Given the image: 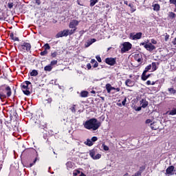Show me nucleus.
Returning <instances> with one entry per match:
<instances>
[{
  "label": "nucleus",
  "instance_id": "nucleus-1",
  "mask_svg": "<svg viewBox=\"0 0 176 176\" xmlns=\"http://www.w3.org/2000/svg\"><path fill=\"white\" fill-rule=\"evenodd\" d=\"M83 124L85 129L87 130H93L94 131L98 130L101 126V123L96 118L87 120Z\"/></svg>",
  "mask_w": 176,
  "mask_h": 176
},
{
  "label": "nucleus",
  "instance_id": "nucleus-2",
  "mask_svg": "<svg viewBox=\"0 0 176 176\" xmlns=\"http://www.w3.org/2000/svg\"><path fill=\"white\" fill-rule=\"evenodd\" d=\"M12 96V89L8 85H2L0 87V98H6V97H10Z\"/></svg>",
  "mask_w": 176,
  "mask_h": 176
},
{
  "label": "nucleus",
  "instance_id": "nucleus-3",
  "mask_svg": "<svg viewBox=\"0 0 176 176\" xmlns=\"http://www.w3.org/2000/svg\"><path fill=\"white\" fill-rule=\"evenodd\" d=\"M133 47V45L129 42H124L121 45V53L123 54L124 53H127L129 50H131Z\"/></svg>",
  "mask_w": 176,
  "mask_h": 176
},
{
  "label": "nucleus",
  "instance_id": "nucleus-4",
  "mask_svg": "<svg viewBox=\"0 0 176 176\" xmlns=\"http://www.w3.org/2000/svg\"><path fill=\"white\" fill-rule=\"evenodd\" d=\"M19 49L21 52H23L24 53L30 52V50H31V44L28 43H23L19 45Z\"/></svg>",
  "mask_w": 176,
  "mask_h": 176
},
{
  "label": "nucleus",
  "instance_id": "nucleus-5",
  "mask_svg": "<svg viewBox=\"0 0 176 176\" xmlns=\"http://www.w3.org/2000/svg\"><path fill=\"white\" fill-rule=\"evenodd\" d=\"M30 85H31V82L30 81H25L22 85V91L26 96H30V88L28 87Z\"/></svg>",
  "mask_w": 176,
  "mask_h": 176
},
{
  "label": "nucleus",
  "instance_id": "nucleus-6",
  "mask_svg": "<svg viewBox=\"0 0 176 176\" xmlns=\"http://www.w3.org/2000/svg\"><path fill=\"white\" fill-rule=\"evenodd\" d=\"M79 23H80V21H77V20H72L70 21L69 24V28L74 29L79 25Z\"/></svg>",
  "mask_w": 176,
  "mask_h": 176
},
{
  "label": "nucleus",
  "instance_id": "nucleus-7",
  "mask_svg": "<svg viewBox=\"0 0 176 176\" xmlns=\"http://www.w3.org/2000/svg\"><path fill=\"white\" fill-rule=\"evenodd\" d=\"M105 63L109 65H115V64H116V59L113 58H107L105 59Z\"/></svg>",
  "mask_w": 176,
  "mask_h": 176
},
{
  "label": "nucleus",
  "instance_id": "nucleus-8",
  "mask_svg": "<svg viewBox=\"0 0 176 176\" xmlns=\"http://www.w3.org/2000/svg\"><path fill=\"white\" fill-rule=\"evenodd\" d=\"M131 37L132 38L133 41H137V39H141V38H142V33L138 32L134 35H133V34H131Z\"/></svg>",
  "mask_w": 176,
  "mask_h": 176
},
{
  "label": "nucleus",
  "instance_id": "nucleus-9",
  "mask_svg": "<svg viewBox=\"0 0 176 176\" xmlns=\"http://www.w3.org/2000/svg\"><path fill=\"white\" fill-rule=\"evenodd\" d=\"M144 47L148 51V52H152L156 49V47L155 45H152L151 43H146L144 45Z\"/></svg>",
  "mask_w": 176,
  "mask_h": 176
},
{
  "label": "nucleus",
  "instance_id": "nucleus-10",
  "mask_svg": "<svg viewBox=\"0 0 176 176\" xmlns=\"http://www.w3.org/2000/svg\"><path fill=\"white\" fill-rule=\"evenodd\" d=\"M63 36H68L65 30H64L63 31L59 32L56 34V38H63Z\"/></svg>",
  "mask_w": 176,
  "mask_h": 176
},
{
  "label": "nucleus",
  "instance_id": "nucleus-11",
  "mask_svg": "<svg viewBox=\"0 0 176 176\" xmlns=\"http://www.w3.org/2000/svg\"><path fill=\"white\" fill-rule=\"evenodd\" d=\"M140 104L142 107V108H146L148 107V101H146V100L145 99H142L140 101Z\"/></svg>",
  "mask_w": 176,
  "mask_h": 176
},
{
  "label": "nucleus",
  "instance_id": "nucleus-12",
  "mask_svg": "<svg viewBox=\"0 0 176 176\" xmlns=\"http://www.w3.org/2000/svg\"><path fill=\"white\" fill-rule=\"evenodd\" d=\"M134 58L138 63H141L142 61V55L141 54H135Z\"/></svg>",
  "mask_w": 176,
  "mask_h": 176
},
{
  "label": "nucleus",
  "instance_id": "nucleus-13",
  "mask_svg": "<svg viewBox=\"0 0 176 176\" xmlns=\"http://www.w3.org/2000/svg\"><path fill=\"white\" fill-rule=\"evenodd\" d=\"M174 166H170L166 168V174H170V175H173V171H174Z\"/></svg>",
  "mask_w": 176,
  "mask_h": 176
},
{
  "label": "nucleus",
  "instance_id": "nucleus-14",
  "mask_svg": "<svg viewBox=\"0 0 176 176\" xmlns=\"http://www.w3.org/2000/svg\"><path fill=\"white\" fill-rule=\"evenodd\" d=\"M125 85L126 86H128V87H133V86H134V82L131 80L127 79L125 81Z\"/></svg>",
  "mask_w": 176,
  "mask_h": 176
},
{
  "label": "nucleus",
  "instance_id": "nucleus-15",
  "mask_svg": "<svg viewBox=\"0 0 176 176\" xmlns=\"http://www.w3.org/2000/svg\"><path fill=\"white\" fill-rule=\"evenodd\" d=\"M66 34L68 36V35H72L73 34H75V31H76V28L73 30H65Z\"/></svg>",
  "mask_w": 176,
  "mask_h": 176
},
{
  "label": "nucleus",
  "instance_id": "nucleus-16",
  "mask_svg": "<svg viewBox=\"0 0 176 176\" xmlns=\"http://www.w3.org/2000/svg\"><path fill=\"white\" fill-rule=\"evenodd\" d=\"M150 127L152 130H157V129H159V125H157L156 122H153Z\"/></svg>",
  "mask_w": 176,
  "mask_h": 176
},
{
  "label": "nucleus",
  "instance_id": "nucleus-17",
  "mask_svg": "<svg viewBox=\"0 0 176 176\" xmlns=\"http://www.w3.org/2000/svg\"><path fill=\"white\" fill-rule=\"evenodd\" d=\"M153 10L155 12H158V10H160V5L158 3H155L153 5Z\"/></svg>",
  "mask_w": 176,
  "mask_h": 176
},
{
  "label": "nucleus",
  "instance_id": "nucleus-18",
  "mask_svg": "<svg viewBox=\"0 0 176 176\" xmlns=\"http://www.w3.org/2000/svg\"><path fill=\"white\" fill-rule=\"evenodd\" d=\"M106 89L107 93H111V91H112V85H111V84L108 83L106 85Z\"/></svg>",
  "mask_w": 176,
  "mask_h": 176
},
{
  "label": "nucleus",
  "instance_id": "nucleus-19",
  "mask_svg": "<svg viewBox=\"0 0 176 176\" xmlns=\"http://www.w3.org/2000/svg\"><path fill=\"white\" fill-rule=\"evenodd\" d=\"M53 69V67H52L50 65H48L44 67V71H47L48 72H50Z\"/></svg>",
  "mask_w": 176,
  "mask_h": 176
},
{
  "label": "nucleus",
  "instance_id": "nucleus-20",
  "mask_svg": "<svg viewBox=\"0 0 176 176\" xmlns=\"http://www.w3.org/2000/svg\"><path fill=\"white\" fill-rule=\"evenodd\" d=\"M87 96H89V92H87V91H82L80 93V97L82 98H86L87 97Z\"/></svg>",
  "mask_w": 176,
  "mask_h": 176
},
{
  "label": "nucleus",
  "instance_id": "nucleus-21",
  "mask_svg": "<svg viewBox=\"0 0 176 176\" xmlns=\"http://www.w3.org/2000/svg\"><path fill=\"white\" fill-rule=\"evenodd\" d=\"M149 78V75H146V73L144 72L142 74V80H146Z\"/></svg>",
  "mask_w": 176,
  "mask_h": 176
},
{
  "label": "nucleus",
  "instance_id": "nucleus-22",
  "mask_svg": "<svg viewBox=\"0 0 176 176\" xmlns=\"http://www.w3.org/2000/svg\"><path fill=\"white\" fill-rule=\"evenodd\" d=\"M85 145L88 146H91L93 145V142L90 139H87L86 142H85Z\"/></svg>",
  "mask_w": 176,
  "mask_h": 176
},
{
  "label": "nucleus",
  "instance_id": "nucleus-23",
  "mask_svg": "<svg viewBox=\"0 0 176 176\" xmlns=\"http://www.w3.org/2000/svg\"><path fill=\"white\" fill-rule=\"evenodd\" d=\"M53 99L52 98H48L44 100V103L46 105L47 104H52Z\"/></svg>",
  "mask_w": 176,
  "mask_h": 176
},
{
  "label": "nucleus",
  "instance_id": "nucleus-24",
  "mask_svg": "<svg viewBox=\"0 0 176 176\" xmlns=\"http://www.w3.org/2000/svg\"><path fill=\"white\" fill-rule=\"evenodd\" d=\"M152 71H156L157 69V63L153 62L151 65Z\"/></svg>",
  "mask_w": 176,
  "mask_h": 176
},
{
  "label": "nucleus",
  "instance_id": "nucleus-25",
  "mask_svg": "<svg viewBox=\"0 0 176 176\" xmlns=\"http://www.w3.org/2000/svg\"><path fill=\"white\" fill-rule=\"evenodd\" d=\"M58 63V61H57V60H52L50 65L52 67V68L57 65V64Z\"/></svg>",
  "mask_w": 176,
  "mask_h": 176
},
{
  "label": "nucleus",
  "instance_id": "nucleus-26",
  "mask_svg": "<svg viewBox=\"0 0 176 176\" xmlns=\"http://www.w3.org/2000/svg\"><path fill=\"white\" fill-rule=\"evenodd\" d=\"M152 69V65H149L147 67H146L144 71L143 72H144V74H146V72H149L150 69Z\"/></svg>",
  "mask_w": 176,
  "mask_h": 176
},
{
  "label": "nucleus",
  "instance_id": "nucleus-27",
  "mask_svg": "<svg viewBox=\"0 0 176 176\" xmlns=\"http://www.w3.org/2000/svg\"><path fill=\"white\" fill-rule=\"evenodd\" d=\"M38 76V71L36 70H32L30 72V76Z\"/></svg>",
  "mask_w": 176,
  "mask_h": 176
},
{
  "label": "nucleus",
  "instance_id": "nucleus-28",
  "mask_svg": "<svg viewBox=\"0 0 176 176\" xmlns=\"http://www.w3.org/2000/svg\"><path fill=\"white\" fill-rule=\"evenodd\" d=\"M89 155L91 156V157H92L93 159H94L95 156H96V151H94V150H91L89 151Z\"/></svg>",
  "mask_w": 176,
  "mask_h": 176
},
{
  "label": "nucleus",
  "instance_id": "nucleus-29",
  "mask_svg": "<svg viewBox=\"0 0 176 176\" xmlns=\"http://www.w3.org/2000/svg\"><path fill=\"white\" fill-rule=\"evenodd\" d=\"M168 91H169V93H170V94H175V93H176V90L174 89V88H168Z\"/></svg>",
  "mask_w": 176,
  "mask_h": 176
},
{
  "label": "nucleus",
  "instance_id": "nucleus-30",
  "mask_svg": "<svg viewBox=\"0 0 176 176\" xmlns=\"http://www.w3.org/2000/svg\"><path fill=\"white\" fill-rule=\"evenodd\" d=\"M66 166L67 168H72V167H74V164L71 162H67Z\"/></svg>",
  "mask_w": 176,
  "mask_h": 176
},
{
  "label": "nucleus",
  "instance_id": "nucleus-31",
  "mask_svg": "<svg viewBox=\"0 0 176 176\" xmlns=\"http://www.w3.org/2000/svg\"><path fill=\"white\" fill-rule=\"evenodd\" d=\"M58 54L57 53V52H56V51H54V52H51V57L52 58H55V57H57V55H58Z\"/></svg>",
  "mask_w": 176,
  "mask_h": 176
},
{
  "label": "nucleus",
  "instance_id": "nucleus-32",
  "mask_svg": "<svg viewBox=\"0 0 176 176\" xmlns=\"http://www.w3.org/2000/svg\"><path fill=\"white\" fill-rule=\"evenodd\" d=\"M97 2H98V0H91L90 1V6H94V5H96V3H97Z\"/></svg>",
  "mask_w": 176,
  "mask_h": 176
},
{
  "label": "nucleus",
  "instance_id": "nucleus-33",
  "mask_svg": "<svg viewBox=\"0 0 176 176\" xmlns=\"http://www.w3.org/2000/svg\"><path fill=\"white\" fill-rule=\"evenodd\" d=\"M98 159H101V154L98 153L94 157V160H98Z\"/></svg>",
  "mask_w": 176,
  "mask_h": 176
},
{
  "label": "nucleus",
  "instance_id": "nucleus-34",
  "mask_svg": "<svg viewBox=\"0 0 176 176\" xmlns=\"http://www.w3.org/2000/svg\"><path fill=\"white\" fill-rule=\"evenodd\" d=\"M146 124H150V127L151 124H153V122L151 120V119H148L146 120Z\"/></svg>",
  "mask_w": 176,
  "mask_h": 176
},
{
  "label": "nucleus",
  "instance_id": "nucleus-35",
  "mask_svg": "<svg viewBox=\"0 0 176 176\" xmlns=\"http://www.w3.org/2000/svg\"><path fill=\"white\" fill-rule=\"evenodd\" d=\"M169 115L174 116L176 115V109H173L169 112Z\"/></svg>",
  "mask_w": 176,
  "mask_h": 176
},
{
  "label": "nucleus",
  "instance_id": "nucleus-36",
  "mask_svg": "<svg viewBox=\"0 0 176 176\" xmlns=\"http://www.w3.org/2000/svg\"><path fill=\"white\" fill-rule=\"evenodd\" d=\"M102 147L104 149V151H109V147H108V146L105 145L104 144L102 145Z\"/></svg>",
  "mask_w": 176,
  "mask_h": 176
},
{
  "label": "nucleus",
  "instance_id": "nucleus-37",
  "mask_svg": "<svg viewBox=\"0 0 176 176\" xmlns=\"http://www.w3.org/2000/svg\"><path fill=\"white\" fill-rule=\"evenodd\" d=\"M146 85H148V86H149V85H152V86H153V85H155V82L154 81H151V80H148V81H146Z\"/></svg>",
  "mask_w": 176,
  "mask_h": 176
},
{
  "label": "nucleus",
  "instance_id": "nucleus-38",
  "mask_svg": "<svg viewBox=\"0 0 176 176\" xmlns=\"http://www.w3.org/2000/svg\"><path fill=\"white\" fill-rule=\"evenodd\" d=\"M70 109H71V111H72V112L73 113H75L76 112V109L75 108V105H73V106L72 107V108H70Z\"/></svg>",
  "mask_w": 176,
  "mask_h": 176
},
{
  "label": "nucleus",
  "instance_id": "nucleus-39",
  "mask_svg": "<svg viewBox=\"0 0 176 176\" xmlns=\"http://www.w3.org/2000/svg\"><path fill=\"white\" fill-rule=\"evenodd\" d=\"M44 47H45V50H50V45H49L48 43L45 44L44 45Z\"/></svg>",
  "mask_w": 176,
  "mask_h": 176
},
{
  "label": "nucleus",
  "instance_id": "nucleus-40",
  "mask_svg": "<svg viewBox=\"0 0 176 176\" xmlns=\"http://www.w3.org/2000/svg\"><path fill=\"white\" fill-rule=\"evenodd\" d=\"M47 54V50H46L41 52V56H46Z\"/></svg>",
  "mask_w": 176,
  "mask_h": 176
},
{
  "label": "nucleus",
  "instance_id": "nucleus-41",
  "mask_svg": "<svg viewBox=\"0 0 176 176\" xmlns=\"http://www.w3.org/2000/svg\"><path fill=\"white\" fill-rule=\"evenodd\" d=\"M169 17H172V19H174L175 17V14L174 12H169Z\"/></svg>",
  "mask_w": 176,
  "mask_h": 176
},
{
  "label": "nucleus",
  "instance_id": "nucleus-42",
  "mask_svg": "<svg viewBox=\"0 0 176 176\" xmlns=\"http://www.w3.org/2000/svg\"><path fill=\"white\" fill-rule=\"evenodd\" d=\"M151 45H152V43H153V45H156L157 43V41L156 40L153 39V38H152L151 40Z\"/></svg>",
  "mask_w": 176,
  "mask_h": 176
},
{
  "label": "nucleus",
  "instance_id": "nucleus-43",
  "mask_svg": "<svg viewBox=\"0 0 176 176\" xmlns=\"http://www.w3.org/2000/svg\"><path fill=\"white\" fill-rule=\"evenodd\" d=\"M92 43L88 41L86 43H85V47H89V46L91 45Z\"/></svg>",
  "mask_w": 176,
  "mask_h": 176
},
{
  "label": "nucleus",
  "instance_id": "nucleus-44",
  "mask_svg": "<svg viewBox=\"0 0 176 176\" xmlns=\"http://www.w3.org/2000/svg\"><path fill=\"white\" fill-rule=\"evenodd\" d=\"M14 5V4H13V3H8L9 9H12L13 8Z\"/></svg>",
  "mask_w": 176,
  "mask_h": 176
},
{
  "label": "nucleus",
  "instance_id": "nucleus-45",
  "mask_svg": "<svg viewBox=\"0 0 176 176\" xmlns=\"http://www.w3.org/2000/svg\"><path fill=\"white\" fill-rule=\"evenodd\" d=\"M96 58L97 61H98V63H101V61H102L101 60V57H100L99 55L96 56Z\"/></svg>",
  "mask_w": 176,
  "mask_h": 176
},
{
  "label": "nucleus",
  "instance_id": "nucleus-46",
  "mask_svg": "<svg viewBox=\"0 0 176 176\" xmlns=\"http://www.w3.org/2000/svg\"><path fill=\"white\" fill-rule=\"evenodd\" d=\"M97 140H98V138H97V137L94 136L93 137L91 140L92 142H96V141H97Z\"/></svg>",
  "mask_w": 176,
  "mask_h": 176
},
{
  "label": "nucleus",
  "instance_id": "nucleus-47",
  "mask_svg": "<svg viewBox=\"0 0 176 176\" xmlns=\"http://www.w3.org/2000/svg\"><path fill=\"white\" fill-rule=\"evenodd\" d=\"M127 101V98H124V100L122 102V105H126Z\"/></svg>",
  "mask_w": 176,
  "mask_h": 176
},
{
  "label": "nucleus",
  "instance_id": "nucleus-48",
  "mask_svg": "<svg viewBox=\"0 0 176 176\" xmlns=\"http://www.w3.org/2000/svg\"><path fill=\"white\" fill-rule=\"evenodd\" d=\"M11 38H12L13 41H19V38L13 37V34H10Z\"/></svg>",
  "mask_w": 176,
  "mask_h": 176
},
{
  "label": "nucleus",
  "instance_id": "nucleus-49",
  "mask_svg": "<svg viewBox=\"0 0 176 176\" xmlns=\"http://www.w3.org/2000/svg\"><path fill=\"white\" fill-rule=\"evenodd\" d=\"M169 38H170V35L166 34V36H165V41H166V42H167L168 41Z\"/></svg>",
  "mask_w": 176,
  "mask_h": 176
},
{
  "label": "nucleus",
  "instance_id": "nucleus-50",
  "mask_svg": "<svg viewBox=\"0 0 176 176\" xmlns=\"http://www.w3.org/2000/svg\"><path fill=\"white\" fill-rule=\"evenodd\" d=\"M96 41L97 40L96 38H91V40H89V42L93 44V43H94V42H96Z\"/></svg>",
  "mask_w": 176,
  "mask_h": 176
},
{
  "label": "nucleus",
  "instance_id": "nucleus-51",
  "mask_svg": "<svg viewBox=\"0 0 176 176\" xmlns=\"http://www.w3.org/2000/svg\"><path fill=\"white\" fill-rule=\"evenodd\" d=\"M35 2L38 5V6H39V5H41V0H35Z\"/></svg>",
  "mask_w": 176,
  "mask_h": 176
},
{
  "label": "nucleus",
  "instance_id": "nucleus-52",
  "mask_svg": "<svg viewBox=\"0 0 176 176\" xmlns=\"http://www.w3.org/2000/svg\"><path fill=\"white\" fill-rule=\"evenodd\" d=\"M87 69H91V65L90 63H88L87 65Z\"/></svg>",
  "mask_w": 176,
  "mask_h": 176
},
{
  "label": "nucleus",
  "instance_id": "nucleus-53",
  "mask_svg": "<svg viewBox=\"0 0 176 176\" xmlns=\"http://www.w3.org/2000/svg\"><path fill=\"white\" fill-rule=\"evenodd\" d=\"M94 68H97V67H98V62H96L95 63H94Z\"/></svg>",
  "mask_w": 176,
  "mask_h": 176
},
{
  "label": "nucleus",
  "instance_id": "nucleus-54",
  "mask_svg": "<svg viewBox=\"0 0 176 176\" xmlns=\"http://www.w3.org/2000/svg\"><path fill=\"white\" fill-rule=\"evenodd\" d=\"M170 3H173V5H175L176 0H170Z\"/></svg>",
  "mask_w": 176,
  "mask_h": 176
},
{
  "label": "nucleus",
  "instance_id": "nucleus-55",
  "mask_svg": "<svg viewBox=\"0 0 176 176\" xmlns=\"http://www.w3.org/2000/svg\"><path fill=\"white\" fill-rule=\"evenodd\" d=\"M96 62H97V60L95 59H91V64H94Z\"/></svg>",
  "mask_w": 176,
  "mask_h": 176
},
{
  "label": "nucleus",
  "instance_id": "nucleus-56",
  "mask_svg": "<svg viewBox=\"0 0 176 176\" xmlns=\"http://www.w3.org/2000/svg\"><path fill=\"white\" fill-rule=\"evenodd\" d=\"M36 160H38V158H35L34 163L31 164L30 166H34V164H35V163H36Z\"/></svg>",
  "mask_w": 176,
  "mask_h": 176
},
{
  "label": "nucleus",
  "instance_id": "nucleus-57",
  "mask_svg": "<svg viewBox=\"0 0 176 176\" xmlns=\"http://www.w3.org/2000/svg\"><path fill=\"white\" fill-rule=\"evenodd\" d=\"M172 43L173 45H176V38H174V40L173 41Z\"/></svg>",
  "mask_w": 176,
  "mask_h": 176
},
{
  "label": "nucleus",
  "instance_id": "nucleus-58",
  "mask_svg": "<svg viewBox=\"0 0 176 176\" xmlns=\"http://www.w3.org/2000/svg\"><path fill=\"white\" fill-rule=\"evenodd\" d=\"M142 106L141 107H138L136 109H135V111H141V109H142Z\"/></svg>",
  "mask_w": 176,
  "mask_h": 176
},
{
  "label": "nucleus",
  "instance_id": "nucleus-59",
  "mask_svg": "<svg viewBox=\"0 0 176 176\" xmlns=\"http://www.w3.org/2000/svg\"><path fill=\"white\" fill-rule=\"evenodd\" d=\"M124 5H129V2L127 1H124Z\"/></svg>",
  "mask_w": 176,
  "mask_h": 176
},
{
  "label": "nucleus",
  "instance_id": "nucleus-60",
  "mask_svg": "<svg viewBox=\"0 0 176 176\" xmlns=\"http://www.w3.org/2000/svg\"><path fill=\"white\" fill-rule=\"evenodd\" d=\"M145 45H146V44H145V43H140V46H144L145 47Z\"/></svg>",
  "mask_w": 176,
  "mask_h": 176
},
{
  "label": "nucleus",
  "instance_id": "nucleus-61",
  "mask_svg": "<svg viewBox=\"0 0 176 176\" xmlns=\"http://www.w3.org/2000/svg\"><path fill=\"white\" fill-rule=\"evenodd\" d=\"M116 91H120V88H116Z\"/></svg>",
  "mask_w": 176,
  "mask_h": 176
},
{
  "label": "nucleus",
  "instance_id": "nucleus-62",
  "mask_svg": "<svg viewBox=\"0 0 176 176\" xmlns=\"http://www.w3.org/2000/svg\"><path fill=\"white\" fill-rule=\"evenodd\" d=\"M128 6H129V8H133V4L129 3V4L128 5Z\"/></svg>",
  "mask_w": 176,
  "mask_h": 176
},
{
  "label": "nucleus",
  "instance_id": "nucleus-63",
  "mask_svg": "<svg viewBox=\"0 0 176 176\" xmlns=\"http://www.w3.org/2000/svg\"><path fill=\"white\" fill-rule=\"evenodd\" d=\"M91 93L92 94H96V91H91Z\"/></svg>",
  "mask_w": 176,
  "mask_h": 176
},
{
  "label": "nucleus",
  "instance_id": "nucleus-64",
  "mask_svg": "<svg viewBox=\"0 0 176 176\" xmlns=\"http://www.w3.org/2000/svg\"><path fill=\"white\" fill-rule=\"evenodd\" d=\"M116 88L111 87V90H116Z\"/></svg>",
  "mask_w": 176,
  "mask_h": 176
}]
</instances>
